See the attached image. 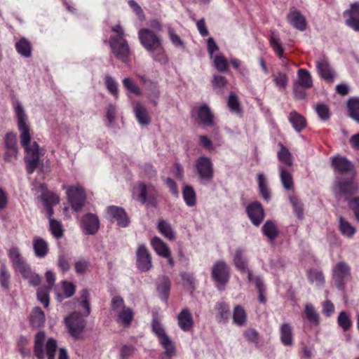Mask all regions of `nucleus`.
<instances>
[{"instance_id":"nucleus-41","label":"nucleus","mask_w":359,"mask_h":359,"mask_svg":"<svg viewBox=\"0 0 359 359\" xmlns=\"http://www.w3.org/2000/svg\"><path fill=\"white\" fill-rule=\"evenodd\" d=\"M262 231L264 236H266L271 242H273L276 240L279 233L276 224L271 220L266 222L262 226Z\"/></svg>"},{"instance_id":"nucleus-63","label":"nucleus","mask_w":359,"mask_h":359,"mask_svg":"<svg viewBox=\"0 0 359 359\" xmlns=\"http://www.w3.org/2000/svg\"><path fill=\"white\" fill-rule=\"evenodd\" d=\"M308 278L312 283H316L318 285H322L325 283V277L321 271L316 269H310L308 271Z\"/></svg>"},{"instance_id":"nucleus-27","label":"nucleus","mask_w":359,"mask_h":359,"mask_svg":"<svg viewBox=\"0 0 359 359\" xmlns=\"http://www.w3.org/2000/svg\"><path fill=\"white\" fill-rule=\"evenodd\" d=\"M178 325L184 332L192 330L194 322L192 314L188 308H184L177 316Z\"/></svg>"},{"instance_id":"nucleus-22","label":"nucleus","mask_w":359,"mask_h":359,"mask_svg":"<svg viewBox=\"0 0 359 359\" xmlns=\"http://www.w3.org/2000/svg\"><path fill=\"white\" fill-rule=\"evenodd\" d=\"M15 272H18L23 278L27 280L30 285L37 286L41 283V278L38 274L32 271L30 266L24 262L13 268Z\"/></svg>"},{"instance_id":"nucleus-58","label":"nucleus","mask_w":359,"mask_h":359,"mask_svg":"<svg viewBox=\"0 0 359 359\" xmlns=\"http://www.w3.org/2000/svg\"><path fill=\"white\" fill-rule=\"evenodd\" d=\"M228 84V80L224 76L215 74L212 79V86L214 90H217V93L224 94V88Z\"/></svg>"},{"instance_id":"nucleus-13","label":"nucleus","mask_w":359,"mask_h":359,"mask_svg":"<svg viewBox=\"0 0 359 359\" xmlns=\"http://www.w3.org/2000/svg\"><path fill=\"white\" fill-rule=\"evenodd\" d=\"M330 164L334 172L339 175H355V166L347 158L337 155L330 158Z\"/></svg>"},{"instance_id":"nucleus-11","label":"nucleus","mask_w":359,"mask_h":359,"mask_svg":"<svg viewBox=\"0 0 359 359\" xmlns=\"http://www.w3.org/2000/svg\"><path fill=\"white\" fill-rule=\"evenodd\" d=\"M25 151V162L27 172L32 174L40 165L39 146L36 142L23 147Z\"/></svg>"},{"instance_id":"nucleus-33","label":"nucleus","mask_w":359,"mask_h":359,"mask_svg":"<svg viewBox=\"0 0 359 359\" xmlns=\"http://www.w3.org/2000/svg\"><path fill=\"white\" fill-rule=\"evenodd\" d=\"M32 245L34 254L39 258L45 257L49 252L48 243L39 236L34 237Z\"/></svg>"},{"instance_id":"nucleus-12","label":"nucleus","mask_w":359,"mask_h":359,"mask_svg":"<svg viewBox=\"0 0 359 359\" xmlns=\"http://www.w3.org/2000/svg\"><path fill=\"white\" fill-rule=\"evenodd\" d=\"M67 195L72 210L76 212L81 211L86 200L85 189L79 185L70 186L67 190Z\"/></svg>"},{"instance_id":"nucleus-55","label":"nucleus","mask_w":359,"mask_h":359,"mask_svg":"<svg viewBox=\"0 0 359 359\" xmlns=\"http://www.w3.org/2000/svg\"><path fill=\"white\" fill-rule=\"evenodd\" d=\"M258 186L261 196L266 201H269L271 198V191L268 187L266 179L262 173L257 176Z\"/></svg>"},{"instance_id":"nucleus-49","label":"nucleus","mask_w":359,"mask_h":359,"mask_svg":"<svg viewBox=\"0 0 359 359\" xmlns=\"http://www.w3.org/2000/svg\"><path fill=\"white\" fill-rule=\"evenodd\" d=\"M347 109L348 115L359 123V97H352L348 100Z\"/></svg>"},{"instance_id":"nucleus-16","label":"nucleus","mask_w":359,"mask_h":359,"mask_svg":"<svg viewBox=\"0 0 359 359\" xmlns=\"http://www.w3.org/2000/svg\"><path fill=\"white\" fill-rule=\"evenodd\" d=\"M332 277L337 287L339 290H344L346 282L351 278V268L344 262H338L333 268Z\"/></svg>"},{"instance_id":"nucleus-26","label":"nucleus","mask_w":359,"mask_h":359,"mask_svg":"<svg viewBox=\"0 0 359 359\" xmlns=\"http://www.w3.org/2000/svg\"><path fill=\"white\" fill-rule=\"evenodd\" d=\"M156 290L161 299L165 303L168 302L171 288V281L166 276H161L157 278Z\"/></svg>"},{"instance_id":"nucleus-9","label":"nucleus","mask_w":359,"mask_h":359,"mask_svg":"<svg viewBox=\"0 0 359 359\" xmlns=\"http://www.w3.org/2000/svg\"><path fill=\"white\" fill-rule=\"evenodd\" d=\"M211 276L218 288L222 289L221 287H224L229 281L230 268L224 261H217L211 269Z\"/></svg>"},{"instance_id":"nucleus-1","label":"nucleus","mask_w":359,"mask_h":359,"mask_svg":"<svg viewBox=\"0 0 359 359\" xmlns=\"http://www.w3.org/2000/svg\"><path fill=\"white\" fill-rule=\"evenodd\" d=\"M138 37L142 46L155 61L163 65L168 63V57L158 35L150 29L142 28L138 32Z\"/></svg>"},{"instance_id":"nucleus-31","label":"nucleus","mask_w":359,"mask_h":359,"mask_svg":"<svg viewBox=\"0 0 359 359\" xmlns=\"http://www.w3.org/2000/svg\"><path fill=\"white\" fill-rule=\"evenodd\" d=\"M293 327L288 323H283L280 327V339L285 346H291L294 344Z\"/></svg>"},{"instance_id":"nucleus-32","label":"nucleus","mask_w":359,"mask_h":359,"mask_svg":"<svg viewBox=\"0 0 359 359\" xmlns=\"http://www.w3.org/2000/svg\"><path fill=\"white\" fill-rule=\"evenodd\" d=\"M338 229L347 238H352L356 233V228L341 215L338 217Z\"/></svg>"},{"instance_id":"nucleus-20","label":"nucleus","mask_w":359,"mask_h":359,"mask_svg":"<svg viewBox=\"0 0 359 359\" xmlns=\"http://www.w3.org/2000/svg\"><path fill=\"white\" fill-rule=\"evenodd\" d=\"M248 216L252 223L258 226L263 222L265 214L262 204L255 201L249 204L246 208Z\"/></svg>"},{"instance_id":"nucleus-45","label":"nucleus","mask_w":359,"mask_h":359,"mask_svg":"<svg viewBox=\"0 0 359 359\" xmlns=\"http://www.w3.org/2000/svg\"><path fill=\"white\" fill-rule=\"evenodd\" d=\"M304 316L311 324L316 326L319 325V315L316 312L314 306L311 304H306L305 305Z\"/></svg>"},{"instance_id":"nucleus-38","label":"nucleus","mask_w":359,"mask_h":359,"mask_svg":"<svg viewBox=\"0 0 359 359\" xmlns=\"http://www.w3.org/2000/svg\"><path fill=\"white\" fill-rule=\"evenodd\" d=\"M29 322L33 327L38 328L43 325L45 323V314L39 306L35 307L29 316Z\"/></svg>"},{"instance_id":"nucleus-52","label":"nucleus","mask_w":359,"mask_h":359,"mask_svg":"<svg viewBox=\"0 0 359 359\" xmlns=\"http://www.w3.org/2000/svg\"><path fill=\"white\" fill-rule=\"evenodd\" d=\"M8 257L12 264L13 268L25 262L18 247L13 246L8 250Z\"/></svg>"},{"instance_id":"nucleus-18","label":"nucleus","mask_w":359,"mask_h":359,"mask_svg":"<svg viewBox=\"0 0 359 359\" xmlns=\"http://www.w3.org/2000/svg\"><path fill=\"white\" fill-rule=\"evenodd\" d=\"M5 152L4 159L7 162H13L17 160L18 148L17 145L16 135L13 132L7 133L4 139Z\"/></svg>"},{"instance_id":"nucleus-43","label":"nucleus","mask_w":359,"mask_h":359,"mask_svg":"<svg viewBox=\"0 0 359 359\" xmlns=\"http://www.w3.org/2000/svg\"><path fill=\"white\" fill-rule=\"evenodd\" d=\"M298 79L297 83L306 88L313 86V80L310 72L306 69H299L297 72Z\"/></svg>"},{"instance_id":"nucleus-7","label":"nucleus","mask_w":359,"mask_h":359,"mask_svg":"<svg viewBox=\"0 0 359 359\" xmlns=\"http://www.w3.org/2000/svg\"><path fill=\"white\" fill-rule=\"evenodd\" d=\"M135 77L140 81L146 90V95L150 103L154 106L158 105V100L161 95L158 83L156 81L149 78L147 75L142 73H134Z\"/></svg>"},{"instance_id":"nucleus-51","label":"nucleus","mask_w":359,"mask_h":359,"mask_svg":"<svg viewBox=\"0 0 359 359\" xmlns=\"http://www.w3.org/2000/svg\"><path fill=\"white\" fill-rule=\"evenodd\" d=\"M62 289L63 294L57 293V299L62 302L65 298H69L73 296L76 291V286L70 282L62 281Z\"/></svg>"},{"instance_id":"nucleus-47","label":"nucleus","mask_w":359,"mask_h":359,"mask_svg":"<svg viewBox=\"0 0 359 359\" xmlns=\"http://www.w3.org/2000/svg\"><path fill=\"white\" fill-rule=\"evenodd\" d=\"M161 346L164 349V355L168 358H172L176 355L177 351L175 343L168 336L158 341Z\"/></svg>"},{"instance_id":"nucleus-48","label":"nucleus","mask_w":359,"mask_h":359,"mask_svg":"<svg viewBox=\"0 0 359 359\" xmlns=\"http://www.w3.org/2000/svg\"><path fill=\"white\" fill-rule=\"evenodd\" d=\"M269 44L279 58L283 57L284 48L281 44L280 39L273 31L271 32Z\"/></svg>"},{"instance_id":"nucleus-46","label":"nucleus","mask_w":359,"mask_h":359,"mask_svg":"<svg viewBox=\"0 0 359 359\" xmlns=\"http://www.w3.org/2000/svg\"><path fill=\"white\" fill-rule=\"evenodd\" d=\"M81 307L84 309V316L90 315L91 309L90 305V293L87 289H83L80 292V296L76 299Z\"/></svg>"},{"instance_id":"nucleus-50","label":"nucleus","mask_w":359,"mask_h":359,"mask_svg":"<svg viewBox=\"0 0 359 359\" xmlns=\"http://www.w3.org/2000/svg\"><path fill=\"white\" fill-rule=\"evenodd\" d=\"M151 330L153 333L157 337L158 341L168 337L165 329L161 323L160 318L157 315L153 316L151 321Z\"/></svg>"},{"instance_id":"nucleus-14","label":"nucleus","mask_w":359,"mask_h":359,"mask_svg":"<svg viewBox=\"0 0 359 359\" xmlns=\"http://www.w3.org/2000/svg\"><path fill=\"white\" fill-rule=\"evenodd\" d=\"M233 264L241 273L248 275V280L250 283L253 282L255 276L252 270L249 268L248 259L243 249L238 248L235 250L233 256Z\"/></svg>"},{"instance_id":"nucleus-24","label":"nucleus","mask_w":359,"mask_h":359,"mask_svg":"<svg viewBox=\"0 0 359 359\" xmlns=\"http://www.w3.org/2000/svg\"><path fill=\"white\" fill-rule=\"evenodd\" d=\"M344 16L348 17L346 24L359 32V2L351 4L350 8L344 12Z\"/></svg>"},{"instance_id":"nucleus-30","label":"nucleus","mask_w":359,"mask_h":359,"mask_svg":"<svg viewBox=\"0 0 359 359\" xmlns=\"http://www.w3.org/2000/svg\"><path fill=\"white\" fill-rule=\"evenodd\" d=\"M158 232L168 241H174L176 239V233L172 225L164 219H159L157 223Z\"/></svg>"},{"instance_id":"nucleus-21","label":"nucleus","mask_w":359,"mask_h":359,"mask_svg":"<svg viewBox=\"0 0 359 359\" xmlns=\"http://www.w3.org/2000/svg\"><path fill=\"white\" fill-rule=\"evenodd\" d=\"M15 272H18L23 278L27 280L30 285L37 286L41 283V278L38 274L32 271L30 266L24 262L13 268Z\"/></svg>"},{"instance_id":"nucleus-53","label":"nucleus","mask_w":359,"mask_h":359,"mask_svg":"<svg viewBox=\"0 0 359 359\" xmlns=\"http://www.w3.org/2000/svg\"><path fill=\"white\" fill-rule=\"evenodd\" d=\"M337 324L344 332L349 330L353 326L351 314L346 311H341L337 317Z\"/></svg>"},{"instance_id":"nucleus-8","label":"nucleus","mask_w":359,"mask_h":359,"mask_svg":"<svg viewBox=\"0 0 359 359\" xmlns=\"http://www.w3.org/2000/svg\"><path fill=\"white\" fill-rule=\"evenodd\" d=\"M109 43L113 54L118 60L123 63L129 62L130 50L124 37L111 36Z\"/></svg>"},{"instance_id":"nucleus-54","label":"nucleus","mask_w":359,"mask_h":359,"mask_svg":"<svg viewBox=\"0 0 359 359\" xmlns=\"http://www.w3.org/2000/svg\"><path fill=\"white\" fill-rule=\"evenodd\" d=\"M123 86L125 89L129 93L135 96L142 95V89L135 83L131 78H125L123 81Z\"/></svg>"},{"instance_id":"nucleus-29","label":"nucleus","mask_w":359,"mask_h":359,"mask_svg":"<svg viewBox=\"0 0 359 359\" xmlns=\"http://www.w3.org/2000/svg\"><path fill=\"white\" fill-rule=\"evenodd\" d=\"M107 213L117 221L120 226L126 227L128 225V217L126 211L122 208L110 206L107 209Z\"/></svg>"},{"instance_id":"nucleus-61","label":"nucleus","mask_w":359,"mask_h":359,"mask_svg":"<svg viewBox=\"0 0 359 359\" xmlns=\"http://www.w3.org/2000/svg\"><path fill=\"white\" fill-rule=\"evenodd\" d=\"M11 275L5 264L0 266V285L4 289L8 290L10 285Z\"/></svg>"},{"instance_id":"nucleus-39","label":"nucleus","mask_w":359,"mask_h":359,"mask_svg":"<svg viewBox=\"0 0 359 359\" xmlns=\"http://www.w3.org/2000/svg\"><path fill=\"white\" fill-rule=\"evenodd\" d=\"M216 318L219 323H226L230 316L229 306L224 302H217L215 307Z\"/></svg>"},{"instance_id":"nucleus-6","label":"nucleus","mask_w":359,"mask_h":359,"mask_svg":"<svg viewBox=\"0 0 359 359\" xmlns=\"http://www.w3.org/2000/svg\"><path fill=\"white\" fill-rule=\"evenodd\" d=\"M194 169L201 183H210L215 175L212 159L205 156L198 157L194 163Z\"/></svg>"},{"instance_id":"nucleus-3","label":"nucleus","mask_w":359,"mask_h":359,"mask_svg":"<svg viewBox=\"0 0 359 359\" xmlns=\"http://www.w3.org/2000/svg\"><path fill=\"white\" fill-rule=\"evenodd\" d=\"M46 334L43 331L38 332L34 337V354L37 359H55V352L57 348V341L53 338H49L46 344Z\"/></svg>"},{"instance_id":"nucleus-40","label":"nucleus","mask_w":359,"mask_h":359,"mask_svg":"<svg viewBox=\"0 0 359 359\" xmlns=\"http://www.w3.org/2000/svg\"><path fill=\"white\" fill-rule=\"evenodd\" d=\"M133 318L134 312L129 307H126L117 313V322L124 327H129Z\"/></svg>"},{"instance_id":"nucleus-35","label":"nucleus","mask_w":359,"mask_h":359,"mask_svg":"<svg viewBox=\"0 0 359 359\" xmlns=\"http://www.w3.org/2000/svg\"><path fill=\"white\" fill-rule=\"evenodd\" d=\"M280 150L278 151L277 156L278 161L280 162V165H283L286 168H292L293 158L292 154L288 149L281 142L278 143Z\"/></svg>"},{"instance_id":"nucleus-44","label":"nucleus","mask_w":359,"mask_h":359,"mask_svg":"<svg viewBox=\"0 0 359 359\" xmlns=\"http://www.w3.org/2000/svg\"><path fill=\"white\" fill-rule=\"evenodd\" d=\"M247 313L241 305H236L233 308V321L238 326H243L247 322Z\"/></svg>"},{"instance_id":"nucleus-2","label":"nucleus","mask_w":359,"mask_h":359,"mask_svg":"<svg viewBox=\"0 0 359 359\" xmlns=\"http://www.w3.org/2000/svg\"><path fill=\"white\" fill-rule=\"evenodd\" d=\"M133 198L149 208H156L160 202V194L156 187L152 184L140 182L133 188Z\"/></svg>"},{"instance_id":"nucleus-62","label":"nucleus","mask_w":359,"mask_h":359,"mask_svg":"<svg viewBox=\"0 0 359 359\" xmlns=\"http://www.w3.org/2000/svg\"><path fill=\"white\" fill-rule=\"evenodd\" d=\"M289 199L293 207L294 211L297 217L299 219H302L304 215V208L302 201L294 194L290 195Z\"/></svg>"},{"instance_id":"nucleus-57","label":"nucleus","mask_w":359,"mask_h":359,"mask_svg":"<svg viewBox=\"0 0 359 359\" xmlns=\"http://www.w3.org/2000/svg\"><path fill=\"white\" fill-rule=\"evenodd\" d=\"M49 230L56 239H60L64 236V228L61 222L55 219H50Z\"/></svg>"},{"instance_id":"nucleus-34","label":"nucleus","mask_w":359,"mask_h":359,"mask_svg":"<svg viewBox=\"0 0 359 359\" xmlns=\"http://www.w3.org/2000/svg\"><path fill=\"white\" fill-rule=\"evenodd\" d=\"M288 120L294 129L298 133L302 132L306 128L307 121L306 118L296 111H292L289 114Z\"/></svg>"},{"instance_id":"nucleus-17","label":"nucleus","mask_w":359,"mask_h":359,"mask_svg":"<svg viewBox=\"0 0 359 359\" xmlns=\"http://www.w3.org/2000/svg\"><path fill=\"white\" fill-rule=\"evenodd\" d=\"M136 267L141 272H147L152 268V257L144 244L139 245L136 250Z\"/></svg>"},{"instance_id":"nucleus-4","label":"nucleus","mask_w":359,"mask_h":359,"mask_svg":"<svg viewBox=\"0 0 359 359\" xmlns=\"http://www.w3.org/2000/svg\"><path fill=\"white\" fill-rule=\"evenodd\" d=\"M334 190L336 196L349 201L359 192V182L355 180V175L346 178L337 177Z\"/></svg>"},{"instance_id":"nucleus-19","label":"nucleus","mask_w":359,"mask_h":359,"mask_svg":"<svg viewBox=\"0 0 359 359\" xmlns=\"http://www.w3.org/2000/svg\"><path fill=\"white\" fill-rule=\"evenodd\" d=\"M80 225L85 234L94 235L100 228V220L96 215L87 213L81 218Z\"/></svg>"},{"instance_id":"nucleus-23","label":"nucleus","mask_w":359,"mask_h":359,"mask_svg":"<svg viewBox=\"0 0 359 359\" xmlns=\"http://www.w3.org/2000/svg\"><path fill=\"white\" fill-rule=\"evenodd\" d=\"M316 68L320 76L327 82H332L334 73L332 71L327 58L321 56L316 61Z\"/></svg>"},{"instance_id":"nucleus-42","label":"nucleus","mask_w":359,"mask_h":359,"mask_svg":"<svg viewBox=\"0 0 359 359\" xmlns=\"http://www.w3.org/2000/svg\"><path fill=\"white\" fill-rule=\"evenodd\" d=\"M182 196L186 204L193 207L196 204V194L192 186L185 184L182 189Z\"/></svg>"},{"instance_id":"nucleus-15","label":"nucleus","mask_w":359,"mask_h":359,"mask_svg":"<svg viewBox=\"0 0 359 359\" xmlns=\"http://www.w3.org/2000/svg\"><path fill=\"white\" fill-rule=\"evenodd\" d=\"M191 116L196 117L204 126L213 127L216 124L215 115L207 104L194 107L191 111Z\"/></svg>"},{"instance_id":"nucleus-64","label":"nucleus","mask_w":359,"mask_h":359,"mask_svg":"<svg viewBox=\"0 0 359 359\" xmlns=\"http://www.w3.org/2000/svg\"><path fill=\"white\" fill-rule=\"evenodd\" d=\"M245 339L249 342L258 346L260 341V336L259 332L254 328H248L243 332Z\"/></svg>"},{"instance_id":"nucleus-37","label":"nucleus","mask_w":359,"mask_h":359,"mask_svg":"<svg viewBox=\"0 0 359 359\" xmlns=\"http://www.w3.org/2000/svg\"><path fill=\"white\" fill-rule=\"evenodd\" d=\"M135 116L142 125L147 126L151 122V117L147 109L140 102H136L134 106Z\"/></svg>"},{"instance_id":"nucleus-60","label":"nucleus","mask_w":359,"mask_h":359,"mask_svg":"<svg viewBox=\"0 0 359 359\" xmlns=\"http://www.w3.org/2000/svg\"><path fill=\"white\" fill-rule=\"evenodd\" d=\"M275 85L279 90H285L288 83V76L287 74L278 72L273 74Z\"/></svg>"},{"instance_id":"nucleus-25","label":"nucleus","mask_w":359,"mask_h":359,"mask_svg":"<svg viewBox=\"0 0 359 359\" xmlns=\"http://www.w3.org/2000/svg\"><path fill=\"white\" fill-rule=\"evenodd\" d=\"M287 20L290 24L300 31H304L306 29V20L305 17L299 11L295 8H291L287 15Z\"/></svg>"},{"instance_id":"nucleus-36","label":"nucleus","mask_w":359,"mask_h":359,"mask_svg":"<svg viewBox=\"0 0 359 359\" xmlns=\"http://www.w3.org/2000/svg\"><path fill=\"white\" fill-rule=\"evenodd\" d=\"M151 245L157 253V255L162 257H169L170 252H171L167 244L157 236H154L151 238Z\"/></svg>"},{"instance_id":"nucleus-56","label":"nucleus","mask_w":359,"mask_h":359,"mask_svg":"<svg viewBox=\"0 0 359 359\" xmlns=\"http://www.w3.org/2000/svg\"><path fill=\"white\" fill-rule=\"evenodd\" d=\"M15 48L17 51L25 57H29L32 53V46L30 42L25 39L22 38L20 39L16 43H15Z\"/></svg>"},{"instance_id":"nucleus-10","label":"nucleus","mask_w":359,"mask_h":359,"mask_svg":"<svg viewBox=\"0 0 359 359\" xmlns=\"http://www.w3.org/2000/svg\"><path fill=\"white\" fill-rule=\"evenodd\" d=\"M65 324L70 335L79 339L82 337V333L86 327V320L83 318L81 314L74 311L65 318Z\"/></svg>"},{"instance_id":"nucleus-5","label":"nucleus","mask_w":359,"mask_h":359,"mask_svg":"<svg viewBox=\"0 0 359 359\" xmlns=\"http://www.w3.org/2000/svg\"><path fill=\"white\" fill-rule=\"evenodd\" d=\"M17 118V126L20 132V140L22 147L31 144V128L25 110L18 101L13 102Z\"/></svg>"},{"instance_id":"nucleus-59","label":"nucleus","mask_w":359,"mask_h":359,"mask_svg":"<svg viewBox=\"0 0 359 359\" xmlns=\"http://www.w3.org/2000/svg\"><path fill=\"white\" fill-rule=\"evenodd\" d=\"M17 350L22 357H29L31 354L29 348V340L24 336H20L17 341Z\"/></svg>"},{"instance_id":"nucleus-28","label":"nucleus","mask_w":359,"mask_h":359,"mask_svg":"<svg viewBox=\"0 0 359 359\" xmlns=\"http://www.w3.org/2000/svg\"><path fill=\"white\" fill-rule=\"evenodd\" d=\"M280 178L285 189L292 190L294 189V180L292 177V168H286L283 165H278Z\"/></svg>"}]
</instances>
